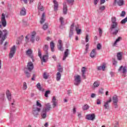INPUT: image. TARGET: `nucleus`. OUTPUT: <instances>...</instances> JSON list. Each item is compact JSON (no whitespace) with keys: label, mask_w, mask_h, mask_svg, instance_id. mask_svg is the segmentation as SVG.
Masks as SVG:
<instances>
[{"label":"nucleus","mask_w":127,"mask_h":127,"mask_svg":"<svg viewBox=\"0 0 127 127\" xmlns=\"http://www.w3.org/2000/svg\"><path fill=\"white\" fill-rule=\"evenodd\" d=\"M7 34H8V31L6 29H4L2 31L0 30V38H1L0 44L2 45L3 43V41L5 40L6 38V36H7Z\"/></svg>","instance_id":"nucleus-1"},{"label":"nucleus","mask_w":127,"mask_h":127,"mask_svg":"<svg viewBox=\"0 0 127 127\" xmlns=\"http://www.w3.org/2000/svg\"><path fill=\"white\" fill-rule=\"evenodd\" d=\"M118 26H111L110 27V32L113 35H117L119 33V31H120V29L117 28Z\"/></svg>","instance_id":"nucleus-2"},{"label":"nucleus","mask_w":127,"mask_h":127,"mask_svg":"<svg viewBox=\"0 0 127 127\" xmlns=\"http://www.w3.org/2000/svg\"><path fill=\"white\" fill-rule=\"evenodd\" d=\"M74 84L75 86H79L80 84H81V76L79 75H76L74 76Z\"/></svg>","instance_id":"nucleus-3"},{"label":"nucleus","mask_w":127,"mask_h":127,"mask_svg":"<svg viewBox=\"0 0 127 127\" xmlns=\"http://www.w3.org/2000/svg\"><path fill=\"white\" fill-rule=\"evenodd\" d=\"M33 51L31 49H29L26 51V55L32 59V62H34V57H33Z\"/></svg>","instance_id":"nucleus-4"},{"label":"nucleus","mask_w":127,"mask_h":127,"mask_svg":"<svg viewBox=\"0 0 127 127\" xmlns=\"http://www.w3.org/2000/svg\"><path fill=\"white\" fill-rule=\"evenodd\" d=\"M40 111H41V108H39L37 107H33V115L34 117H35V118H37V117H38V116L39 115V113H40Z\"/></svg>","instance_id":"nucleus-5"},{"label":"nucleus","mask_w":127,"mask_h":127,"mask_svg":"<svg viewBox=\"0 0 127 127\" xmlns=\"http://www.w3.org/2000/svg\"><path fill=\"white\" fill-rule=\"evenodd\" d=\"M16 51V48L15 47V46H13L10 50V53L9 54V58L10 59H11L13 56H14V54H15V52Z\"/></svg>","instance_id":"nucleus-6"},{"label":"nucleus","mask_w":127,"mask_h":127,"mask_svg":"<svg viewBox=\"0 0 127 127\" xmlns=\"http://www.w3.org/2000/svg\"><path fill=\"white\" fill-rule=\"evenodd\" d=\"M34 68V66L33 65V63L31 62H29L28 63L27 65V67L25 68V70H28L29 72H31L33 68Z\"/></svg>","instance_id":"nucleus-7"},{"label":"nucleus","mask_w":127,"mask_h":127,"mask_svg":"<svg viewBox=\"0 0 127 127\" xmlns=\"http://www.w3.org/2000/svg\"><path fill=\"white\" fill-rule=\"evenodd\" d=\"M1 22L3 27L6 26V20H5V15L4 14V13H2L1 14Z\"/></svg>","instance_id":"nucleus-8"},{"label":"nucleus","mask_w":127,"mask_h":127,"mask_svg":"<svg viewBox=\"0 0 127 127\" xmlns=\"http://www.w3.org/2000/svg\"><path fill=\"white\" fill-rule=\"evenodd\" d=\"M118 72H121V73H123V74H124V75H126L127 72V66H124L123 65H121L118 69Z\"/></svg>","instance_id":"nucleus-9"},{"label":"nucleus","mask_w":127,"mask_h":127,"mask_svg":"<svg viewBox=\"0 0 127 127\" xmlns=\"http://www.w3.org/2000/svg\"><path fill=\"white\" fill-rule=\"evenodd\" d=\"M35 36H36V33L35 32H32L29 38L30 41H31L32 43H34L35 41Z\"/></svg>","instance_id":"nucleus-10"},{"label":"nucleus","mask_w":127,"mask_h":127,"mask_svg":"<svg viewBox=\"0 0 127 127\" xmlns=\"http://www.w3.org/2000/svg\"><path fill=\"white\" fill-rule=\"evenodd\" d=\"M57 47L60 51H63V44L62 43V40H59Z\"/></svg>","instance_id":"nucleus-11"},{"label":"nucleus","mask_w":127,"mask_h":127,"mask_svg":"<svg viewBox=\"0 0 127 127\" xmlns=\"http://www.w3.org/2000/svg\"><path fill=\"white\" fill-rule=\"evenodd\" d=\"M112 102V98H110L109 100L107 101L104 102L103 107H104V109L105 110H109L110 108V105H109V104Z\"/></svg>","instance_id":"nucleus-12"},{"label":"nucleus","mask_w":127,"mask_h":127,"mask_svg":"<svg viewBox=\"0 0 127 127\" xmlns=\"http://www.w3.org/2000/svg\"><path fill=\"white\" fill-rule=\"evenodd\" d=\"M95 117L94 114H88L86 116V119L88 121H93Z\"/></svg>","instance_id":"nucleus-13"},{"label":"nucleus","mask_w":127,"mask_h":127,"mask_svg":"<svg viewBox=\"0 0 127 127\" xmlns=\"http://www.w3.org/2000/svg\"><path fill=\"white\" fill-rule=\"evenodd\" d=\"M111 22L112 24H111V26H118V22H117V18L116 17H112L111 18Z\"/></svg>","instance_id":"nucleus-14"},{"label":"nucleus","mask_w":127,"mask_h":127,"mask_svg":"<svg viewBox=\"0 0 127 127\" xmlns=\"http://www.w3.org/2000/svg\"><path fill=\"white\" fill-rule=\"evenodd\" d=\"M45 106V107L43 110H45L46 112H49L51 110V104L50 103H46Z\"/></svg>","instance_id":"nucleus-15"},{"label":"nucleus","mask_w":127,"mask_h":127,"mask_svg":"<svg viewBox=\"0 0 127 127\" xmlns=\"http://www.w3.org/2000/svg\"><path fill=\"white\" fill-rule=\"evenodd\" d=\"M52 103H53V108H55V107L57 106V104H58V101L57 100V99H56V97L54 96L53 97Z\"/></svg>","instance_id":"nucleus-16"},{"label":"nucleus","mask_w":127,"mask_h":127,"mask_svg":"<svg viewBox=\"0 0 127 127\" xmlns=\"http://www.w3.org/2000/svg\"><path fill=\"white\" fill-rule=\"evenodd\" d=\"M54 2V9L55 11H57L58 10V7L59 5L58 4V2L56 0H53Z\"/></svg>","instance_id":"nucleus-17"},{"label":"nucleus","mask_w":127,"mask_h":127,"mask_svg":"<svg viewBox=\"0 0 127 127\" xmlns=\"http://www.w3.org/2000/svg\"><path fill=\"white\" fill-rule=\"evenodd\" d=\"M68 55H69V49H66L65 50L64 53V57L63 58V61H64V60H66V57H68Z\"/></svg>","instance_id":"nucleus-18"},{"label":"nucleus","mask_w":127,"mask_h":127,"mask_svg":"<svg viewBox=\"0 0 127 127\" xmlns=\"http://www.w3.org/2000/svg\"><path fill=\"white\" fill-rule=\"evenodd\" d=\"M45 20H46V18H45V13L44 12L42 15L41 20L40 21L41 24H43V23H44V22H45Z\"/></svg>","instance_id":"nucleus-19"},{"label":"nucleus","mask_w":127,"mask_h":127,"mask_svg":"<svg viewBox=\"0 0 127 127\" xmlns=\"http://www.w3.org/2000/svg\"><path fill=\"white\" fill-rule=\"evenodd\" d=\"M90 56L91 58H95V57L97 56V52L96 51L95 49L92 50L90 54Z\"/></svg>","instance_id":"nucleus-20"},{"label":"nucleus","mask_w":127,"mask_h":127,"mask_svg":"<svg viewBox=\"0 0 127 127\" xmlns=\"http://www.w3.org/2000/svg\"><path fill=\"white\" fill-rule=\"evenodd\" d=\"M67 4H66V2H64L63 4V14H67Z\"/></svg>","instance_id":"nucleus-21"},{"label":"nucleus","mask_w":127,"mask_h":127,"mask_svg":"<svg viewBox=\"0 0 127 127\" xmlns=\"http://www.w3.org/2000/svg\"><path fill=\"white\" fill-rule=\"evenodd\" d=\"M41 117L42 119H46V117H47V111H45V110L43 109L41 113Z\"/></svg>","instance_id":"nucleus-22"},{"label":"nucleus","mask_w":127,"mask_h":127,"mask_svg":"<svg viewBox=\"0 0 127 127\" xmlns=\"http://www.w3.org/2000/svg\"><path fill=\"white\" fill-rule=\"evenodd\" d=\"M81 73H82V77L83 79H86V75L85 74H86V67H82L81 69Z\"/></svg>","instance_id":"nucleus-23"},{"label":"nucleus","mask_w":127,"mask_h":127,"mask_svg":"<svg viewBox=\"0 0 127 127\" xmlns=\"http://www.w3.org/2000/svg\"><path fill=\"white\" fill-rule=\"evenodd\" d=\"M48 54H46V55L43 56V57L42 58V59H41L42 62H46V61L48 60Z\"/></svg>","instance_id":"nucleus-24"},{"label":"nucleus","mask_w":127,"mask_h":127,"mask_svg":"<svg viewBox=\"0 0 127 127\" xmlns=\"http://www.w3.org/2000/svg\"><path fill=\"white\" fill-rule=\"evenodd\" d=\"M36 87L39 91H41V92H44L45 89L44 88H43L41 87V85L40 84V83H38L36 85Z\"/></svg>","instance_id":"nucleus-25"},{"label":"nucleus","mask_w":127,"mask_h":127,"mask_svg":"<svg viewBox=\"0 0 127 127\" xmlns=\"http://www.w3.org/2000/svg\"><path fill=\"white\" fill-rule=\"evenodd\" d=\"M20 14V15H22V16H24L26 15V9H25V7H22L21 9Z\"/></svg>","instance_id":"nucleus-26"},{"label":"nucleus","mask_w":127,"mask_h":127,"mask_svg":"<svg viewBox=\"0 0 127 127\" xmlns=\"http://www.w3.org/2000/svg\"><path fill=\"white\" fill-rule=\"evenodd\" d=\"M105 69H106V64H103L102 65L97 66V70L98 71H101V70H103V71H105Z\"/></svg>","instance_id":"nucleus-27"},{"label":"nucleus","mask_w":127,"mask_h":127,"mask_svg":"<svg viewBox=\"0 0 127 127\" xmlns=\"http://www.w3.org/2000/svg\"><path fill=\"white\" fill-rule=\"evenodd\" d=\"M123 53H121V52H119L117 53V59L118 60H119V61H121V60H122V59H123Z\"/></svg>","instance_id":"nucleus-28"},{"label":"nucleus","mask_w":127,"mask_h":127,"mask_svg":"<svg viewBox=\"0 0 127 127\" xmlns=\"http://www.w3.org/2000/svg\"><path fill=\"white\" fill-rule=\"evenodd\" d=\"M118 5L119 6H123L125 5V0H119L117 2Z\"/></svg>","instance_id":"nucleus-29"},{"label":"nucleus","mask_w":127,"mask_h":127,"mask_svg":"<svg viewBox=\"0 0 127 127\" xmlns=\"http://www.w3.org/2000/svg\"><path fill=\"white\" fill-rule=\"evenodd\" d=\"M6 95L8 101H10V100H11V94H10L9 90H7L6 91Z\"/></svg>","instance_id":"nucleus-30"},{"label":"nucleus","mask_w":127,"mask_h":127,"mask_svg":"<svg viewBox=\"0 0 127 127\" xmlns=\"http://www.w3.org/2000/svg\"><path fill=\"white\" fill-rule=\"evenodd\" d=\"M100 86V82L99 81H95L93 83V89H96V88H98Z\"/></svg>","instance_id":"nucleus-31"},{"label":"nucleus","mask_w":127,"mask_h":127,"mask_svg":"<svg viewBox=\"0 0 127 127\" xmlns=\"http://www.w3.org/2000/svg\"><path fill=\"white\" fill-rule=\"evenodd\" d=\"M122 39H123V38H122V37H119L114 42L113 46H116L117 45V44L118 43V42H120V41H121Z\"/></svg>","instance_id":"nucleus-32"},{"label":"nucleus","mask_w":127,"mask_h":127,"mask_svg":"<svg viewBox=\"0 0 127 127\" xmlns=\"http://www.w3.org/2000/svg\"><path fill=\"white\" fill-rule=\"evenodd\" d=\"M112 101L114 103H118V102H119L118 96L117 95H114L112 98Z\"/></svg>","instance_id":"nucleus-33"},{"label":"nucleus","mask_w":127,"mask_h":127,"mask_svg":"<svg viewBox=\"0 0 127 127\" xmlns=\"http://www.w3.org/2000/svg\"><path fill=\"white\" fill-rule=\"evenodd\" d=\"M50 47L51 51L52 52H54V48L55 47V45H54V43L52 41L50 43Z\"/></svg>","instance_id":"nucleus-34"},{"label":"nucleus","mask_w":127,"mask_h":127,"mask_svg":"<svg viewBox=\"0 0 127 127\" xmlns=\"http://www.w3.org/2000/svg\"><path fill=\"white\" fill-rule=\"evenodd\" d=\"M61 79V73H60V72H57L56 75L57 81H60Z\"/></svg>","instance_id":"nucleus-35"},{"label":"nucleus","mask_w":127,"mask_h":127,"mask_svg":"<svg viewBox=\"0 0 127 127\" xmlns=\"http://www.w3.org/2000/svg\"><path fill=\"white\" fill-rule=\"evenodd\" d=\"M38 8L41 10V11H43V10H44V7H43V6L41 5V3L40 2L38 4Z\"/></svg>","instance_id":"nucleus-36"},{"label":"nucleus","mask_w":127,"mask_h":127,"mask_svg":"<svg viewBox=\"0 0 127 127\" xmlns=\"http://www.w3.org/2000/svg\"><path fill=\"white\" fill-rule=\"evenodd\" d=\"M75 31L76 32L77 34H78V35H79L81 34L82 30H81V29H79V28L78 27H75Z\"/></svg>","instance_id":"nucleus-37"},{"label":"nucleus","mask_w":127,"mask_h":127,"mask_svg":"<svg viewBox=\"0 0 127 127\" xmlns=\"http://www.w3.org/2000/svg\"><path fill=\"white\" fill-rule=\"evenodd\" d=\"M44 51H45L46 54H48V46L45 45L43 48Z\"/></svg>","instance_id":"nucleus-38"},{"label":"nucleus","mask_w":127,"mask_h":127,"mask_svg":"<svg viewBox=\"0 0 127 127\" xmlns=\"http://www.w3.org/2000/svg\"><path fill=\"white\" fill-rule=\"evenodd\" d=\"M89 106L88 104H85L82 107V110L83 111H87V110H89Z\"/></svg>","instance_id":"nucleus-39"},{"label":"nucleus","mask_w":127,"mask_h":127,"mask_svg":"<svg viewBox=\"0 0 127 127\" xmlns=\"http://www.w3.org/2000/svg\"><path fill=\"white\" fill-rule=\"evenodd\" d=\"M49 27V25L48 23H46L43 26V29H44V30H46V29H47Z\"/></svg>","instance_id":"nucleus-40"},{"label":"nucleus","mask_w":127,"mask_h":127,"mask_svg":"<svg viewBox=\"0 0 127 127\" xmlns=\"http://www.w3.org/2000/svg\"><path fill=\"white\" fill-rule=\"evenodd\" d=\"M22 89L24 91H25V90H27V84H26V82H23Z\"/></svg>","instance_id":"nucleus-41"},{"label":"nucleus","mask_w":127,"mask_h":127,"mask_svg":"<svg viewBox=\"0 0 127 127\" xmlns=\"http://www.w3.org/2000/svg\"><path fill=\"white\" fill-rule=\"evenodd\" d=\"M38 56L40 58V59H42V54H41V50L40 49H38Z\"/></svg>","instance_id":"nucleus-42"},{"label":"nucleus","mask_w":127,"mask_h":127,"mask_svg":"<svg viewBox=\"0 0 127 127\" xmlns=\"http://www.w3.org/2000/svg\"><path fill=\"white\" fill-rule=\"evenodd\" d=\"M106 9V6L105 5H102L99 7V10L100 11H104Z\"/></svg>","instance_id":"nucleus-43"},{"label":"nucleus","mask_w":127,"mask_h":127,"mask_svg":"<svg viewBox=\"0 0 127 127\" xmlns=\"http://www.w3.org/2000/svg\"><path fill=\"white\" fill-rule=\"evenodd\" d=\"M74 30H75V27L74 26V23H72L70 26V31H72L74 32Z\"/></svg>","instance_id":"nucleus-44"},{"label":"nucleus","mask_w":127,"mask_h":127,"mask_svg":"<svg viewBox=\"0 0 127 127\" xmlns=\"http://www.w3.org/2000/svg\"><path fill=\"white\" fill-rule=\"evenodd\" d=\"M43 77L44 79H45V80H47V79H48V75L47 74V73L44 72L43 75Z\"/></svg>","instance_id":"nucleus-45"},{"label":"nucleus","mask_w":127,"mask_h":127,"mask_svg":"<svg viewBox=\"0 0 127 127\" xmlns=\"http://www.w3.org/2000/svg\"><path fill=\"white\" fill-rule=\"evenodd\" d=\"M36 105L37 107H38L39 108H40H40H41V107H42L41 103H39V100L37 101Z\"/></svg>","instance_id":"nucleus-46"},{"label":"nucleus","mask_w":127,"mask_h":127,"mask_svg":"<svg viewBox=\"0 0 127 127\" xmlns=\"http://www.w3.org/2000/svg\"><path fill=\"white\" fill-rule=\"evenodd\" d=\"M25 74L27 78H29L30 77V73H29L26 69L25 70Z\"/></svg>","instance_id":"nucleus-47"},{"label":"nucleus","mask_w":127,"mask_h":127,"mask_svg":"<svg viewBox=\"0 0 127 127\" xmlns=\"http://www.w3.org/2000/svg\"><path fill=\"white\" fill-rule=\"evenodd\" d=\"M89 44H87L85 46V53H88V50L89 49Z\"/></svg>","instance_id":"nucleus-48"},{"label":"nucleus","mask_w":127,"mask_h":127,"mask_svg":"<svg viewBox=\"0 0 127 127\" xmlns=\"http://www.w3.org/2000/svg\"><path fill=\"white\" fill-rule=\"evenodd\" d=\"M49 94H50V90L46 91L45 93V97L48 98V95H49Z\"/></svg>","instance_id":"nucleus-49"},{"label":"nucleus","mask_w":127,"mask_h":127,"mask_svg":"<svg viewBox=\"0 0 127 127\" xmlns=\"http://www.w3.org/2000/svg\"><path fill=\"white\" fill-rule=\"evenodd\" d=\"M120 16H121V17H125L126 16V11H122L120 14Z\"/></svg>","instance_id":"nucleus-50"},{"label":"nucleus","mask_w":127,"mask_h":127,"mask_svg":"<svg viewBox=\"0 0 127 127\" xmlns=\"http://www.w3.org/2000/svg\"><path fill=\"white\" fill-rule=\"evenodd\" d=\"M59 67H60L58 69V71H59V73H62V72H63V68L61 67V65H59Z\"/></svg>","instance_id":"nucleus-51"},{"label":"nucleus","mask_w":127,"mask_h":127,"mask_svg":"<svg viewBox=\"0 0 127 127\" xmlns=\"http://www.w3.org/2000/svg\"><path fill=\"white\" fill-rule=\"evenodd\" d=\"M60 21L62 25L64 23V18L61 17L60 18Z\"/></svg>","instance_id":"nucleus-52"},{"label":"nucleus","mask_w":127,"mask_h":127,"mask_svg":"<svg viewBox=\"0 0 127 127\" xmlns=\"http://www.w3.org/2000/svg\"><path fill=\"white\" fill-rule=\"evenodd\" d=\"M74 35V32H72V31H69V37L71 38L72 36Z\"/></svg>","instance_id":"nucleus-53"},{"label":"nucleus","mask_w":127,"mask_h":127,"mask_svg":"<svg viewBox=\"0 0 127 127\" xmlns=\"http://www.w3.org/2000/svg\"><path fill=\"white\" fill-rule=\"evenodd\" d=\"M98 30L100 36H102V34H103V30H102V29H101V28H99Z\"/></svg>","instance_id":"nucleus-54"},{"label":"nucleus","mask_w":127,"mask_h":127,"mask_svg":"<svg viewBox=\"0 0 127 127\" xmlns=\"http://www.w3.org/2000/svg\"><path fill=\"white\" fill-rule=\"evenodd\" d=\"M117 64H118V62H117V61H116V60L114 59L113 61V64L115 66H117Z\"/></svg>","instance_id":"nucleus-55"},{"label":"nucleus","mask_w":127,"mask_h":127,"mask_svg":"<svg viewBox=\"0 0 127 127\" xmlns=\"http://www.w3.org/2000/svg\"><path fill=\"white\" fill-rule=\"evenodd\" d=\"M67 2L68 3H70V4H73L74 3V0H66Z\"/></svg>","instance_id":"nucleus-56"},{"label":"nucleus","mask_w":127,"mask_h":127,"mask_svg":"<svg viewBox=\"0 0 127 127\" xmlns=\"http://www.w3.org/2000/svg\"><path fill=\"white\" fill-rule=\"evenodd\" d=\"M85 42H89V35L87 34L85 37Z\"/></svg>","instance_id":"nucleus-57"},{"label":"nucleus","mask_w":127,"mask_h":127,"mask_svg":"<svg viewBox=\"0 0 127 127\" xmlns=\"http://www.w3.org/2000/svg\"><path fill=\"white\" fill-rule=\"evenodd\" d=\"M28 35L26 36L25 37V42H26V43H28V42H29V38H28Z\"/></svg>","instance_id":"nucleus-58"},{"label":"nucleus","mask_w":127,"mask_h":127,"mask_svg":"<svg viewBox=\"0 0 127 127\" xmlns=\"http://www.w3.org/2000/svg\"><path fill=\"white\" fill-rule=\"evenodd\" d=\"M103 91H104V89H103V88L99 89L98 91L99 94H103Z\"/></svg>","instance_id":"nucleus-59"},{"label":"nucleus","mask_w":127,"mask_h":127,"mask_svg":"<svg viewBox=\"0 0 127 127\" xmlns=\"http://www.w3.org/2000/svg\"><path fill=\"white\" fill-rule=\"evenodd\" d=\"M97 48L98 50H100V49H101V48H102V45H101V44H97Z\"/></svg>","instance_id":"nucleus-60"},{"label":"nucleus","mask_w":127,"mask_h":127,"mask_svg":"<svg viewBox=\"0 0 127 127\" xmlns=\"http://www.w3.org/2000/svg\"><path fill=\"white\" fill-rule=\"evenodd\" d=\"M73 114H75L77 113V110L76 109V107H74L72 110Z\"/></svg>","instance_id":"nucleus-61"},{"label":"nucleus","mask_w":127,"mask_h":127,"mask_svg":"<svg viewBox=\"0 0 127 127\" xmlns=\"http://www.w3.org/2000/svg\"><path fill=\"white\" fill-rule=\"evenodd\" d=\"M114 105L115 109H118V108H119V105H118V103H114Z\"/></svg>","instance_id":"nucleus-62"},{"label":"nucleus","mask_w":127,"mask_h":127,"mask_svg":"<svg viewBox=\"0 0 127 127\" xmlns=\"http://www.w3.org/2000/svg\"><path fill=\"white\" fill-rule=\"evenodd\" d=\"M14 103H15V100L13 99V103H11L12 108H14Z\"/></svg>","instance_id":"nucleus-63"},{"label":"nucleus","mask_w":127,"mask_h":127,"mask_svg":"<svg viewBox=\"0 0 127 127\" xmlns=\"http://www.w3.org/2000/svg\"><path fill=\"white\" fill-rule=\"evenodd\" d=\"M96 97V94L95 93H92L91 95V98H95Z\"/></svg>","instance_id":"nucleus-64"}]
</instances>
